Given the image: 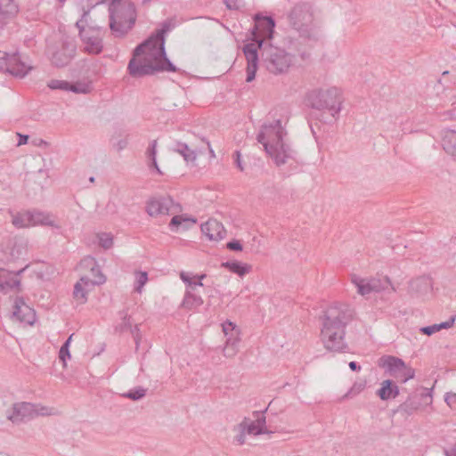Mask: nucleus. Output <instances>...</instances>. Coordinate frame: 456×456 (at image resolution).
I'll return each mask as SVG.
<instances>
[{"mask_svg": "<svg viewBox=\"0 0 456 456\" xmlns=\"http://www.w3.org/2000/svg\"><path fill=\"white\" fill-rule=\"evenodd\" d=\"M175 27L173 20H166L146 40L133 51L127 69L133 77H142L158 72H175L176 67L167 58L165 49V35Z\"/></svg>", "mask_w": 456, "mask_h": 456, "instance_id": "nucleus-1", "label": "nucleus"}, {"mask_svg": "<svg viewBox=\"0 0 456 456\" xmlns=\"http://www.w3.org/2000/svg\"><path fill=\"white\" fill-rule=\"evenodd\" d=\"M290 33L284 38L287 47L303 61L311 56V50L322 40L321 27L317 22V9L305 1H299L287 12Z\"/></svg>", "mask_w": 456, "mask_h": 456, "instance_id": "nucleus-2", "label": "nucleus"}, {"mask_svg": "<svg viewBox=\"0 0 456 456\" xmlns=\"http://www.w3.org/2000/svg\"><path fill=\"white\" fill-rule=\"evenodd\" d=\"M353 316V309L345 304L336 303L326 309L322 319L321 340L327 350L343 352L347 348L345 342L346 327Z\"/></svg>", "mask_w": 456, "mask_h": 456, "instance_id": "nucleus-3", "label": "nucleus"}, {"mask_svg": "<svg viewBox=\"0 0 456 456\" xmlns=\"http://www.w3.org/2000/svg\"><path fill=\"white\" fill-rule=\"evenodd\" d=\"M287 133L281 119L270 124H264L257 134V142L263 144L266 153L274 160L278 167L285 165L289 160H296L297 152L284 140Z\"/></svg>", "mask_w": 456, "mask_h": 456, "instance_id": "nucleus-4", "label": "nucleus"}, {"mask_svg": "<svg viewBox=\"0 0 456 456\" xmlns=\"http://www.w3.org/2000/svg\"><path fill=\"white\" fill-rule=\"evenodd\" d=\"M275 21L272 17H260L256 15L255 18L254 28L252 30V39L255 43L245 44L242 52L247 60V82L255 79L258 68V41L269 42L273 36Z\"/></svg>", "mask_w": 456, "mask_h": 456, "instance_id": "nucleus-5", "label": "nucleus"}, {"mask_svg": "<svg viewBox=\"0 0 456 456\" xmlns=\"http://www.w3.org/2000/svg\"><path fill=\"white\" fill-rule=\"evenodd\" d=\"M110 28L116 37H122L134 27L136 20L134 4L129 0L109 1Z\"/></svg>", "mask_w": 456, "mask_h": 456, "instance_id": "nucleus-6", "label": "nucleus"}, {"mask_svg": "<svg viewBox=\"0 0 456 456\" xmlns=\"http://www.w3.org/2000/svg\"><path fill=\"white\" fill-rule=\"evenodd\" d=\"M258 54L265 68L272 74L286 73L292 64V56L284 49L273 45L270 42L258 41Z\"/></svg>", "mask_w": 456, "mask_h": 456, "instance_id": "nucleus-7", "label": "nucleus"}, {"mask_svg": "<svg viewBox=\"0 0 456 456\" xmlns=\"http://www.w3.org/2000/svg\"><path fill=\"white\" fill-rule=\"evenodd\" d=\"M306 100L311 108L327 110L333 118L341 110L344 98L341 90L337 87L329 89H314L307 94Z\"/></svg>", "mask_w": 456, "mask_h": 456, "instance_id": "nucleus-8", "label": "nucleus"}, {"mask_svg": "<svg viewBox=\"0 0 456 456\" xmlns=\"http://www.w3.org/2000/svg\"><path fill=\"white\" fill-rule=\"evenodd\" d=\"M88 16L89 10H84V13H82L81 19L76 22V26L79 30V37L85 45V51L91 54H99L103 48L101 31L99 28L94 27H89L88 29H86Z\"/></svg>", "mask_w": 456, "mask_h": 456, "instance_id": "nucleus-9", "label": "nucleus"}, {"mask_svg": "<svg viewBox=\"0 0 456 456\" xmlns=\"http://www.w3.org/2000/svg\"><path fill=\"white\" fill-rule=\"evenodd\" d=\"M49 414V408L45 406L28 402H20L13 403L12 409L7 411L6 418L12 423L18 424L37 416H46Z\"/></svg>", "mask_w": 456, "mask_h": 456, "instance_id": "nucleus-10", "label": "nucleus"}, {"mask_svg": "<svg viewBox=\"0 0 456 456\" xmlns=\"http://www.w3.org/2000/svg\"><path fill=\"white\" fill-rule=\"evenodd\" d=\"M379 366L385 368L389 376L403 383L413 379L415 375L412 368L407 366L402 359L395 356H382L379 359Z\"/></svg>", "mask_w": 456, "mask_h": 456, "instance_id": "nucleus-11", "label": "nucleus"}, {"mask_svg": "<svg viewBox=\"0 0 456 456\" xmlns=\"http://www.w3.org/2000/svg\"><path fill=\"white\" fill-rule=\"evenodd\" d=\"M352 282L356 286L357 291L362 296H368L372 292H380L390 289L395 291L392 286L391 281L387 276L362 279L359 276L353 275Z\"/></svg>", "mask_w": 456, "mask_h": 456, "instance_id": "nucleus-12", "label": "nucleus"}, {"mask_svg": "<svg viewBox=\"0 0 456 456\" xmlns=\"http://www.w3.org/2000/svg\"><path fill=\"white\" fill-rule=\"evenodd\" d=\"M222 330L225 337V345L223 349L225 357H232L239 351L240 338V330L232 322L227 320L222 323Z\"/></svg>", "mask_w": 456, "mask_h": 456, "instance_id": "nucleus-13", "label": "nucleus"}, {"mask_svg": "<svg viewBox=\"0 0 456 456\" xmlns=\"http://www.w3.org/2000/svg\"><path fill=\"white\" fill-rule=\"evenodd\" d=\"M180 278L187 285L182 305L186 309L196 311L200 305V299L193 292L200 286V275L191 277L188 273L183 271L180 273Z\"/></svg>", "mask_w": 456, "mask_h": 456, "instance_id": "nucleus-14", "label": "nucleus"}, {"mask_svg": "<svg viewBox=\"0 0 456 456\" xmlns=\"http://www.w3.org/2000/svg\"><path fill=\"white\" fill-rule=\"evenodd\" d=\"M28 68L20 61L18 54L0 52V71L23 77L28 73Z\"/></svg>", "mask_w": 456, "mask_h": 456, "instance_id": "nucleus-15", "label": "nucleus"}, {"mask_svg": "<svg viewBox=\"0 0 456 456\" xmlns=\"http://www.w3.org/2000/svg\"><path fill=\"white\" fill-rule=\"evenodd\" d=\"M12 308L13 310L11 315L12 321L28 325H33L35 323L37 319L36 312L25 303L23 297H16Z\"/></svg>", "mask_w": 456, "mask_h": 456, "instance_id": "nucleus-16", "label": "nucleus"}, {"mask_svg": "<svg viewBox=\"0 0 456 456\" xmlns=\"http://www.w3.org/2000/svg\"><path fill=\"white\" fill-rule=\"evenodd\" d=\"M76 44L70 40H63L61 47L52 53L51 61L56 67L68 65L76 53Z\"/></svg>", "mask_w": 456, "mask_h": 456, "instance_id": "nucleus-17", "label": "nucleus"}, {"mask_svg": "<svg viewBox=\"0 0 456 456\" xmlns=\"http://www.w3.org/2000/svg\"><path fill=\"white\" fill-rule=\"evenodd\" d=\"M174 207V200L170 196H159L151 199L146 204V212L151 216L169 215Z\"/></svg>", "mask_w": 456, "mask_h": 456, "instance_id": "nucleus-18", "label": "nucleus"}, {"mask_svg": "<svg viewBox=\"0 0 456 456\" xmlns=\"http://www.w3.org/2000/svg\"><path fill=\"white\" fill-rule=\"evenodd\" d=\"M24 271L21 269L18 272H11L6 269H0V290L6 294L14 289H19L20 280L19 275Z\"/></svg>", "mask_w": 456, "mask_h": 456, "instance_id": "nucleus-19", "label": "nucleus"}, {"mask_svg": "<svg viewBox=\"0 0 456 456\" xmlns=\"http://www.w3.org/2000/svg\"><path fill=\"white\" fill-rule=\"evenodd\" d=\"M201 233H204L210 240H220L225 237L226 231L219 221L209 218L204 224L201 223Z\"/></svg>", "mask_w": 456, "mask_h": 456, "instance_id": "nucleus-20", "label": "nucleus"}, {"mask_svg": "<svg viewBox=\"0 0 456 456\" xmlns=\"http://www.w3.org/2000/svg\"><path fill=\"white\" fill-rule=\"evenodd\" d=\"M20 11L15 0H0V29L16 17Z\"/></svg>", "mask_w": 456, "mask_h": 456, "instance_id": "nucleus-21", "label": "nucleus"}, {"mask_svg": "<svg viewBox=\"0 0 456 456\" xmlns=\"http://www.w3.org/2000/svg\"><path fill=\"white\" fill-rule=\"evenodd\" d=\"M432 289L431 280L428 276H419L412 279L409 283V293L415 297H422Z\"/></svg>", "mask_w": 456, "mask_h": 456, "instance_id": "nucleus-22", "label": "nucleus"}, {"mask_svg": "<svg viewBox=\"0 0 456 456\" xmlns=\"http://www.w3.org/2000/svg\"><path fill=\"white\" fill-rule=\"evenodd\" d=\"M377 395L383 401L395 399L399 395V387L391 379H386L382 381Z\"/></svg>", "mask_w": 456, "mask_h": 456, "instance_id": "nucleus-23", "label": "nucleus"}, {"mask_svg": "<svg viewBox=\"0 0 456 456\" xmlns=\"http://www.w3.org/2000/svg\"><path fill=\"white\" fill-rule=\"evenodd\" d=\"M221 267L227 269L232 273L240 277H244L246 274L252 271V265L247 263H242L238 260H229L223 262Z\"/></svg>", "mask_w": 456, "mask_h": 456, "instance_id": "nucleus-24", "label": "nucleus"}, {"mask_svg": "<svg viewBox=\"0 0 456 456\" xmlns=\"http://www.w3.org/2000/svg\"><path fill=\"white\" fill-rule=\"evenodd\" d=\"M442 147L447 154L456 157V130L443 131Z\"/></svg>", "mask_w": 456, "mask_h": 456, "instance_id": "nucleus-25", "label": "nucleus"}, {"mask_svg": "<svg viewBox=\"0 0 456 456\" xmlns=\"http://www.w3.org/2000/svg\"><path fill=\"white\" fill-rule=\"evenodd\" d=\"M80 281L85 285H102L106 281V277L102 273L100 265L97 264L94 271H89L88 275H83Z\"/></svg>", "mask_w": 456, "mask_h": 456, "instance_id": "nucleus-26", "label": "nucleus"}, {"mask_svg": "<svg viewBox=\"0 0 456 456\" xmlns=\"http://www.w3.org/2000/svg\"><path fill=\"white\" fill-rule=\"evenodd\" d=\"M421 406V398L418 395H411L405 402L398 406L397 411L407 416L413 414Z\"/></svg>", "mask_w": 456, "mask_h": 456, "instance_id": "nucleus-27", "label": "nucleus"}, {"mask_svg": "<svg viewBox=\"0 0 456 456\" xmlns=\"http://www.w3.org/2000/svg\"><path fill=\"white\" fill-rule=\"evenodd\" d=\"M197 223L195 218H184L183 216H175L172 217L169 227L173 232L185 231Z\"/></svg>", "mask_w": 456, "mask_h": 456, "instance_id": "nucleus-28", "label": "nucleus"}, {"mask_svg": "<svg viewBox=\"0 0 456 456\" xmlns=\"http://www.w3.org/2000/svg\"><path fill=\"white\" fill-rule=\"evenodd\" d=\"M131 317L128 315H125L122 319L121 322V330H129L130 333L133 336L134 344H135V350L137 351L140 346V341L142 339V334L139 330L138 325L132 326V323L130 322Z\"/></svg>", "mask_w": 456, "mask_h": 456, "instance_id": "nucleus-29", "label": "nucleus"}, {"mask_svg": "<svg viewBox=\"0 0 456 456\" xmlns=\"http://www.w3.org/2000/svg\"><path fill=\"white\" fill-rule=\"evenodd\" d=\"M31 226L32 225H46L55 226L51 215L40 211H30Z\"/></svg>", "mask_w": 456, "mask_h": 456, "instance_id": "nucleus-30", "label": "nucleus"}, {"mask_svg": "<svg viewBox=\"0 0 456 456\" xmlns=\"http://www.w3.org/2000/svg\"><path fill=\"white\" fill-rule=\"evenodd\" d=\"M171 149L181 154L186 162L194 161L196 159V153L194 151L191 150L189 146L181 142H174Z\"/></svg>", "mask_w": 456, "mask_h": 456, "instance_id": "nucleus-31", "label": "nucleus"}, {"mask_svg": "<svg viewBox=\"0 0 456 456\" xmlns=\"http://www.w3.org/2000/svg\"><path fill=\"white\" fill-rule=\"evenodd\" d=\"M239 424L241 426L240 429L245 430L248 435H262V429L256 427L254 420H251L249 418H244Z\"/></svg>", "mask_w": 456, "mask_h": 456, "instance_id": "nucleus-32", "label": "nucleus"}, {"mask_svg": "<svg viewBox=\"0 0 456 456\" xmlns=\"http://www.w3.org/2000/svg\"><path fill=\"white\" fill-rule=\"evenodd\" d=\"M12 224L19 228L31 226L30 211L17 214L12 218Z\"/></svg>", "mask_w": 456, "mask_h": 456, "instance_id": "nucleus-33", "label": "nucleus"}, {"mask_svg": "<svg viewBox=\"0 0 456 456\" xmlns=\"http://www.w3.org/2000/svg\"><path fill=\"white\" fill-rule=\"evenodd\" d=\"M97 261L94 256H86L79 262L78 268L83 272L94 271L96 267Z\"/></svg>", "mask_w": 456, "mask_h": 456, "instance_id": "nucleus-34", "label": "nucleus"}, {"mask_svg": "<svg viewBox=\"0 0 456 456\" xmlns=\"http://www.w3.org/2000/svg\"><path fill=\"white\" fill-rule=\"evenodd\" d=\"M146 395V389L142 387H137L134 389L129 390L126 393L122 394V396L128 398L132 401H138L143 398Z\"/></svg>", "mask_w": 456, "mask_h": 456, "instance_id": "nucleus-35", "label": "nucleus"}, {"mask_svg": "<svg viewBox=\"0 0 456 456\" xmlns=\"http://www.w3.org/2000/svg\"><path fill=\"white\" fill-rule=\"evenodd\" d=\"M99 245L104 249H110L113 246V235L110 232L97 233Z\"/></svg>", "mask_w": 456, "mask_h": 456, "instance_id": "nucleus-36", "label": "nucleus"}, {"mask_svg": "<svg viewBox=\"0 0 456 456\" xmlns=\"http://www.w3.org/2000/svg\"><path fill=\"white\" fill-rule=\"evenodd\" d=\"M366 387L365 380L355 381L349 391L344 395L345 398H353L360 394Z\"/></svg>", "mask_w": 456, "mask_h": 456, "instance_id": "nucleus-37", "label": "nucleus"}, {"mask_svg": "<svg viewBox=\"0 0 456 456\" xmlns=\"http://www.w3.org/2000/svg\"><path fill=\"white\" fill-rule=\"evenodd\" d=\"M253 416L255 418L254 422L256 427L262 429V434H268L269 431L265 426V411H254Z\"/></svg>", "mask_w": 456, "mask_h": 456, "instance_id": "nucleus-38", "label": "nucleus"}, {"mask_svg": "<svg viewBox=\"0 0 456 456\" xmlns=\"http://www.w3.org/2000/svg\"><path fill=\"white\" fill-rule=\"evenodd\" d=\"M82 285L84 284L81 281L75 284L73 296L77 300H80V303H85L86 301L87 292L85 290Z\"/></svg>", "mask_w": 456, "mask_h": 456, "instance_id": "nucleus-39", "label": "nucleus"}, {"mask_svg": "<svg viewBox=\"0 0 456 456\" xmlns=\"http://www.w3.org/2000/svg\"><path fill=\"white\" fill-rule=\"evenodd\" d=\"M69 85L70 83L65 80L52 79L48 83V87L54 90L69 91Z\"/></svg>", "mask_w": 456, "mask_h": 456, "instance_id": "nucleus-40", "label": "nucleus"}, {"mask_svg": "<svg viewBox=\"0 0 456 456\" xmlns=\"http://www.w3.org/2000/svg\"><path fill=\"white\" fill-rule=\"evenodd\" d=\"M241 426L240 424L233 427V432L236 433V435L233 437L234 442H236L239 445H242L246 443V431L241 430Z\"/></svg>", "mask_w": 456, "mask_h": 456, "instance_id": "nucleus-41", "label": "nucleus"}, {"mask_svg": "<svg viewBox=\"0 0 456 456\" xmlns=\"http://www.w3.org/2000/svg\"><path fill=\"white\" fill-rule=\"evenodd\" d=\"M71 354L69 352V346L68 344H62L59 351V358L63 362V365H66L67 359H70Z\"/></svg>", "mask_w": 456, "mask_h": 456, "instance_id": "nucleus-42", "label": "nucleus"}, {"mask_svg": "<svg viewBox=\"0 0 456 456\" xmlns=\"http://www.w3.org/2000/svg\"><path fill=\"white\" fill-rule=\"evenodd\" d=\"M156 148H157V141L153 140L152 142H151V143L147 149V151H146L149 160L153 161L154 163H155V159H156V155H157Z\"/></svg>", "mask_w": 456, "mask_h": 456, "instance_id": "nucleus-43", "label": "nucleus"}, {"mask_svg": "<svg viewBox=\"0 0 456 456\" xmlns=\"http://www.w3.org/2000/svg\"><path fill=\"white\" fill-rule=\"evenodd\" d=\"M69 91L76 94H86L88 92V86L82 84H71L69 85Z\"/></svg>", "mask_w": 456, "mask_h": 456, "instance_id": "nucleus-44", "label": "nucleus"}, {"mask_svg": "<svg viewBox=\"0 0 456 456\" xmlns=\"http://www.w3.org/2000/svg\"><path fill=\"white\" fill-rule=\"evenodd\" d=\"M148 281V274L146 272H141L136 279L137 286L135 289L137 291H140L141 288Z\"/></svg>", "mask_w": 456, "mask_h": 456, "instance_id": "nucleus-45", "label": "nucleus"}, {"mask_svg": "<svg viewBox=\"0 0 456 456\" xmlns=\"http://www.w3.org/2000/svg\"><path fill=\"white\" fill-rule=\"evenodd\" d=\"M226 248L232 251H242L243 246L238 240H232L226 244Z\"/></svg>", "mask_w": 456, "mask_h": 456, "instance_id": "nucleus-46", "label": "nucleus"}, {"mask_svg": "<svg viewBox=\"0 0 456 456\" xmlns=\"http://www.w3.org/2000/svg\"><path fill=\"white\" fill-rule=\"evenodd\" d=\"M436 331H439L437 324L420 328V332L427 336H431L432 334L436 333Z\"/></svg>", "mask_w": 456, "mask_h": 456, "instance_id": "nucleus-47", "label": "nucleus"}, {"mask_svg": "<svg viewBox=\"0 0 456 456\" xmlns=\"http://www.w3.org/2000/svg\"><path fill=\"white\" fill-rule=\"evenodd\" d=\"M444 401L450 408H453L456 405V393H446Z\"/></svg>", "mask_w": 456, "mask_h": 456, "instance_id": "nucleus-48", "label": "nucleus"}, {"mask_svg": "<svg viewBox=\"0 0 456 456\" xmlns=\"http://www.w3.org/2000/svg\"><path fill=\"white\" fill-rule=\"evenodd\" d=\"M87 1V5H86V8L85 5L82 6V10H89V12L91 11V9L93 7H94L95 5L101 4V3H105L106 1L104 0H86Z\"/></svg>", "mask_w": 456, "mask_h": 456, "instance_id": "nucleus-49", "label": "nucleus"}, {"mask_svg": "<svg viewBox=\"0 0 456 456\" xmlns=\"http://www.w3.org/2000/svg\"><path fill=\"white\" fill-rule=\"evenodd\" d=\"M237 0H224V4L229 10H238L239 6L236 4Z\"/></svg>", "mask_w": 456, "mask_h": 456, "instance_id": "nucleus-50", "label": "nucleus"}, {"mask_svg": "<svg viewBox=\"0 0 456 456\" xmlns=\"http://www.w3.org/2000/svg\"><path fill=\"white\" fill-rule=\"evenodd\" d=\"M453 322H454V317L451 318V320H449L447 322H441V323L437 324L438 330H440L442 329H448V328H450L452 325Z\"/></svg>", "mask_w": 456, "mask_h": 456, "instance_id": "nucleus-51", "label": "nucleus"}, {"mask_svg": "<svg viewBox=\"0 0 456 456\" xmlns=\"http://www.w3.org/2000/svg\"><path fill=\"white\" fill-rule=\"evenodd\" d=\"M17 135L19 136V141H18V146H20V145H24L26 143H28V134H20L18 133Z\"/></svg>", "mask_w": 456, "mask_h": 456, "instance_id": "nucleus-52", "label": "nucleus"}, {"mask_svg": "<svg viewBox=\"0 0 456 456\" xmlns=\"http://www.w3.org/2000/svg\"><path fill=\"white\" fill-rule=\"evenodd\" d=\"M234 155H235V157H236V158H235V164H236L237 167H238L240 171H243V170H244V167H243L242 163H241V159H240V157H241V156H240V151H235Z\"/></svg>", "mask_w": 456, "mask_h": 456, "instance_id": "nucleus-53", "label": "nucleus"}, {"mask_svg": "<svg viewBox=\"0 0 456 456\" xmlns=\"http://www.w3.org/2000/svg\"><path fill=\"white\" fill-rule=\"evenodd\" d=\"M201 143L206 144V147L208 149L210 158H215V152H214L213 149L210 147L209 142L207 141L205 138H201Z\"/></svg>", "mask_w": 456, "mask_h": 456, "instance_id": "nucleus-54", "label": "nucleus"}, {"mask_svg": "<svg viewBox=\"0 0 456 456\" xmlns=\"http://www.w3.org/2000/svg\"><path fill=\"white\" fill-rule=\"evenodd\" d=\"M126 145H127V141L126 140H119L116 143L115 147L119 151L124 150L126 147Z\"/></svg>", "mask_w": 456, "mask_h": 456, "instance_id": "nucleus-55", "label": "nucleus"}, {"mask_svg": "<svg viewBox=\"0 0 456 456\" xmlns=\"http://www.w3.org/2000/svg\"><path fill=\"white\" fill-rule=\"evenodd\" d=\"M348 366L353 371H359L361 370V366L356 362H350Z\"/></svg>", "mask_w": 456, "mask_h": 456, "instance_id": "nucleus-56", "label": "nucleus"}, {"mask_svg": "<svg viewBox=\"0 0 456 456\" xmlns=\"http://www.w3.org/2000/svg\"><path fill=\"white\" fill-rule=\"evenodd\" d=\"M149 167H154V168L157 170V172H158L159 174H162V173H161V171H160V169H159V166H158V163H157V159H155V163H154L153 161H150V163H149Z\"/></svg>", "mask_w": 456, "mask_h": 456, "instance_id": "nucleus-57", "label": "nucleus"}, {"mask_svg": "<svg viewBox=\"0 0 456 456\" xmlns=\"http://www.w3.org/2000/svg\"><path fill=\"white\" fill-rule=\"evenodd\" d=\"M73 336L74 334H71L63 344H68V346H70Z\"/></svg>", "mask_w": 456, "mask_h": 456, "instance_id": "nucleus-58", "label": "nucleus"}, {"mask_svg": "<svg viewBox=\"0 0 456 456\" xmlns=\"http://www.w3.org/2000/svg\"><path fill=\"white\" fill-rule=\"evenodd\" d=\"M449 74V71L448 70H445L442 73V76H447Z\"/></svg>", "mask_w": 456, "mask_h": 456, "instance_id": "nucleus-59", "label": "nucleus"}, {"mask_svg": "<svg viewBox=\"0 0 456 456\" xmlns=\"http://www.w3.org/2000/svg\"><path fill=\"white\" fill-rule=\"evenodd\" d=\"M89 181H90L91 183H94V176L90 177V178H89Z\"/></svg>", "mask_w": 456, "mask_h": 456, "instance_id": "nucleus-60", "label": "nucleus"}, {"mask_svg": "<svg viewBox=\"0 0 456 456\" xmlns=\"http://www.w3.org/2000/svg\"><path fill=\"white\" fill-rule=\"evenodd\" d=\"M151 0H142V3H143V4H147V3L151 2Z\"/></svg>", "mask_w": 456, "mask_h": 456, "instance_id": "nucleus-61", "label": "nucleus"}, {"mask_svg": "<svg viewBox=\"0 0 456 456\" xmlns=\"http://www.w3.org/2000/svg\"><path fill=\"white\" fill-rule=\"evenodd\" d=\"M205 277H206V275L201 273V276H200L201 281H203V279H204Z\"/></svg>", "mask_w": 456, "mask_h": 456, "instance_id": "nucleus-62", "label": "nucleus"}, {"mask_svg": "<svg viewBox=\"0 0 456 456\" xmlns=\"http://www.w3.org/2000/svg\"><path fill=\"white\" fill-rule=\"evenodd\" d=\"M60 3H63L65 0H57Z\"/></svg>", "mask_w": 456, "mask_h": 456, "instance_id": "nucleus-63", "label": "nucleus"}, {"mask_svg": "<svg viewBox=\"0 0 456 456\" xmlns=\"http://www.w3.org/2000/svg\"><path fill=\"white\" fill-rule=\"evenodd\" d=\"M437 82H438L439 84H441V83H442V79H441V78H440V79H438V81H437Z\"/></svg>", "mask_w": 456, "mask_h": 456, "instance_id": "nucleus-64", "label": "nucleus"}]
</instances>
